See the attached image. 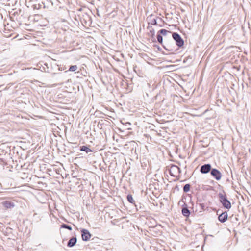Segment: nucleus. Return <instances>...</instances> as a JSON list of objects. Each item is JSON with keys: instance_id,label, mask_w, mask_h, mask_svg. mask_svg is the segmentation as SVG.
Returning a JSON list of instances; mask_svg holds the SVG:
<instances>
[{"instance_id": "f257e3e1", "label": "nucleus", "mask_w": 251, "mask_h": 251, "mask_svg": "<svg viewBox=\"0 0 251 251\" xmlns=\"http://www.w3.org/2000/svg\"><path fill=\"white\" fill-rule=\"evenodd\" d=\"M220 201L222 203L223 206L226 208L230 209L231 207L230 202L227 199L225 194L220 193L218 194Z\"/></svg>"}, {"instance_id": "f03ea898", "label": "nucleus", "mask_w": 251, "mask_h": 251, "mask_svg": "<svg viewBox=\"0 0 251 251\" xmlns=\"http://www.w3.org/2000/svg\"><path fill=\"white\" fill-rule=\"evenodd\" d=\"M174 40L176 41V44L179 47H181L184 45V41L180 35L176 32H174L172 34Z\"/></svg>"}, {"instance_id": "7ed1b4c3", "label": "nucleus", "mask_w": 251, "mask_h": 251, "mask_svg": "<svg viewBox=\"0 0 251 251\" xmlns=\"http://www.w3.org/2000/svg\"><path fill=\"white\" fill-rule=\"evenodd\" d=\"M81 233L82 240L85 241H88L92 236V234L90 232L85 229H82Z\"/></svg>"}, {"instance_id": "20e7f679", "label": "nucleus", "mask_w": 251, "mask_h": 251, "mask_svg": "<svg viewBox=\"0 0 251 251\" xmlns=\"http://www.w3.org/2000/svg\"><path fill=\"white\" fill-rule=\"evenodd\" d=\"M181 170L180 168L175 165L172 166L169 171L170 175L174 177L176 176L177 174H179Z\"/></svg>"}, {"instance_id": "39448f33", "label": "nucleus", "mask_w": 251, "mask_h": 251, "mask_svg": "<svg viewBox=\"0 0 251 251\" xmlns=\"http://www.w3.org/2000/svg\"><path fill=\"white\" fill-rule=\"evenodd\" d=\"M210 174L217 180H220L222 177V174L217 169H212L210 172Z\"/></svg>"}, {"instance_id": "423d86ee", "label": "nucleus", "mask_w": 251, "mask_h": 251, "mask_svg": "<svg viewBox=\"0 0 251 251\" xmlns=\"http://www.w3.org/2000/svg\"><path fill=\"white\" fill-rule=\"evenodd\" d=\"M211 170V166L210 164H205L202 165L200 168V172L202 174L208 173Z\"/></svg>"}, {"instance_id": "0eeeda50", "label": "nucleus", "mask_w": 251, "mask_h": 251, "mask_svg": "<svg viewBox=\"0 0 251 251\" xmlns=\"http://www.w3.org/2000/svg\"><path fill=\"white\" fill-rule=\"evenodd\" d=\"M1 204L7 209H11L15 206L14 203L9 201H3L1 202Z\"/></svg>"}, {"instance_id": "6e6552de", "label": "nucleus", "mask_w": 251, "mask_h": 251, "mask_svg": "<svg viewBox=\"0 0 251 251\" xmlns=\"http://www.w3.org/2000/svg\"><path fill=\"white\" fill-rule=\"evenodd\" d=\"M227 216V213L226 212H224L219 215L218 219L221 223H224L226 221Z\"/></svg>"}, {"instance_id": "1a4fd4ad", "label": "nucleus", "mask_w": 251, "mask_h": 251, "mask_svg": "<svg viewBox=\"0 0 251 251\" xmlns=\"http://www.w3.org/2000/svg\"><path fill=\"white\" fill-rule=\"evenodd\" d=\"M77 242V239L75 237H73L70 239L67 243V246L69 247H73L74 246Z\"/></svg>"}, {"instance_id": "9d476101", "label": "nucleus", "mask_w": 251, "mask_h": 251, "mask_svg": "<svg viewBox=\"0 0 251 251\" xmlns=\"http://www.w3.org/2000/svg\"><path fill=\"white\" fill-rule=\"evenodd\" d=\"M182 213L183 216H184L186 217H188L190 214V210L187 208V206L183 207L182 209Z\"/></svg>"}, {"instance_id": "9b49d317", "label": "nucleus", "mask_w": 251, "mask_h": 251, "mask_svg": "<svg viewBox=\"0 0 251 251\" xmlns=\"http://www.w3.org/2000/svg\"><path fill=\"white\" fill-rule=\"evenodd\" d=\"M148 29L150 30L149 33V35L152 38H153L155 35V31L153 28H152V26H148Z\"/></svg>"}, {"instance_id": "f8f14e48", "label": "nucleus", "mask_w": 251, "mask_h": 251, "mask_svg": "<svg viewBox=\"0 0 251 251\" xmlns=\"http://www.w3.org/2000/svg\"><path fill=\"white\" fill-rule=\"evenodd\" d=\"M80 150L82 151H84L87 153L89 152H92V150H91L90 148L85 146H83L81 147Z\"/></svg>"}, {"instance_id": "ddd939ff", "label": "nucleus", "mask_w": 251, "mask_h": 251, "mask_svg": "<svg viewBox=\"0 0 251 251\" xmlns=\"http://www.w3.org/2000/svg\"><path fill=\"white\" fill-rule=\"evenodd\" d=\"M168 33H171V32L165 29H162L158 32V34L163 36H166Z\"/></svg>"}, {"instance_id": "4468645a", "label": "nucleus", "mask_w": 251, "mask_h": 251, "mask_svg": "<svg viewBox=\"0 0 251 251\" xmlns=\"http://www.w3.org/2000/svg\"><path fill=\"white\" fill-rule=\"evenodd\" d=\"M61 228L67 229L70 231H71L72 230V228L71 226H70L67 224H62L61 226Z\"/></svg>"}, {"instance_id": "2eb2a0df", "label": "nucleus", "mask_w": 251, "mask_h": 251, "mask_svg": "<svg viewBox=\"0 0 251 251\" xmlns=\"http://www.w3.org/2000/svg\"><path fill=\"white\" fill-rule=\"evenodd\" d=\"M190 185L189 184H185L183 187V191L185 193L188 192L190 190Z\"/></svg>"}, {"instance_id": "dca6fc26", "label": "nucleus", "mask_w": 251, "mask_h": 251, "mask_svg": "<svg viewBox=\"0 0 251 251\" xmlns=\"http://www.w3.org/2000/svg\"><path fill=\"white\" fill-rule=\"evenodd\" d=\"M157 41L158 42L161 44V45H162V43H163V37L161 35H160V34H158L157 33Z\"/></svg>"}, {"instance_id": "f3484780", "label": "nucleus", "mask_w": 251, "mask_h": 251, "mask_svg": "<svg viewBox=\"0 0 251 251\" xmlns=\"http://www.w3.org/2000/svg\"><path fill=\"white\" fill-rule=\"evenodd\" d=\"M127 201L131 203H134V201L131 195H128L127 196Z\"/></svg>"}, {"instance_id": "a211bd4d", "label": "nucleus", "mask_w": 251, "mask_h": 251, "mask_svg": "<svg viewBox=\"0 0 251 251\" xmlns=\"http://www.w3.org/2000/svg\"><path fill=\"white\" fill-rule=\"evenodd\" d=\"M78 69V67L76 65H72L71 66L69 69V71L72 72H75Z\"/></svg>"}, {"instance_id": "6ab92c4d", "label": "nucleus", "mask_w": 251, "mask_h": 251, "mask_svg": "<svg viewBox=\"0 0 251 251\" xmlns=\"http://www.w3.org/2000/svg\"><path fill=\"white\" fill-rule=\"evenodd\" d=\"M149 24L152 25H155L157 24V22L156 20L155 19H153L149 23Z\"/></svg>"}, {"instance_id": "aec40b11", "label": "nucleus", "mask_w": 251, "mask_h": 251, "mask_svg": "<svg viewBox=\"0 0 251 251\" xmlns=\"http://www.w3.org/2000/svg\"><path fill=\"white\" fill-rule=\"evenodd\" d=\"M0 164L1 165H6L7 163L1 158H0Z\"/></svg>"}, {"instance_id": "412c9836", "label": "nucleus", "mask_w": 251, "mask_h": 251, "mask_svg": "<svg viewBox=\"0 0 251 251\" xmlns=\"http://www.w3.org/2000/svg\"><path fill=\"white\" fill-rule=\"evenodd\" d=\"M36 215V213H35V214H34V215H33V216H35Z\"/></svg>"}]
</instances>
